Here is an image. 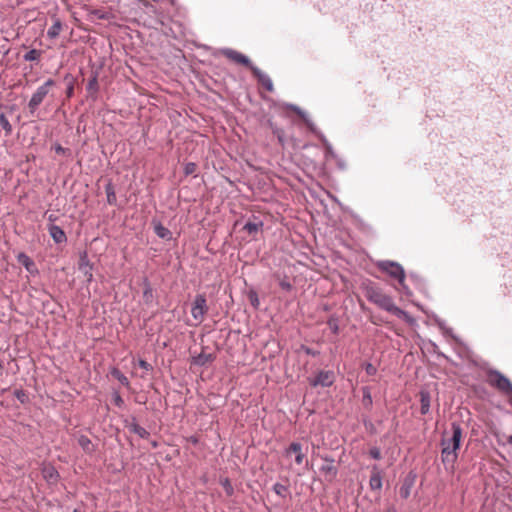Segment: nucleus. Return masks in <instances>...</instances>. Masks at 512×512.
<instances>
[{
	"mask_svg": "<svg viewBox=\"0 0 512 512\" xmlns=\"http://www.w3.org/2000/svg\"><path fill=\"white\" fill-rule=\"evenodd\" d=\"M451 430V437H443L441 440V460L446 470H453L458 457L457 450L460 448L462 438V427L459 423L453 422Z\"/></svg>",
	"mask_w": 512,
	"mask_h": 512,
	"instance_id": "nucleus-1",
	"label": "nucleus"
},
{
	"mask_svg": "<svg viewBox=\"0 0 512 512\" xmlns=\"http://www.w3.org/2000/svg\"><path fill=\"white\" fill-rule=\"evenodd\" d=\"M366 297L370 302L376 304L381 309L390 312L399 318L407 315L405 311L394 304V301L390 296L384 294L377 287L368 286L366 288Z\"/></svg>",
	"mask_w": 512,
	"mask_h": 512,
	"instance_id": "nucleus-2",
	"label": "nucleus"
},
{
	"mask_svg": "<svg viewBox=\"0 0 512 512\" xmlns=\"http://www.w3.org/2000/svg\"><path fill=\"white\" fill-rule=\"evenodd\" d=\"M56 85L55 80L49 78L42 85H40L36 91L32 94L27 107L30 115H34L39 106L42 104L44 99L48 96L52 87Z\"/></svg>",
	"mask_w": 512,
	"mask_h": 512,
	"instance_id": "nucleus-3",
	"label": "nucleus"
},
{
	"mask_svg": "<svg viewBox=\"0 0 512 512\" xmlns=\"http://www.w3.org/2000/svg\"><path fill=\"white\" fill-rule=\"evenodd\" d=\"M487 382L506 396H512V383L500 371L490 369L487 372Z\"/></svg>",
	"mask_w": 512,
	"mask_h": 512,
	"instance_id": "nucleus-4",
	"label": "nucleus"
},
{
	"mask_svg": "<svg viewBox=\"0 0 512 512\" xmlns=\"http://www.w3.org/2000/svg\"><path fill=\"white\" fill-rule=\"evenodd\" d=\"M377 267L387 273L391 278L398 281V283L406 289L405 285V272L403 267L395 261L383 260L377 263Z\"/></svg>",
	"mask_w": 512,
	"mask_h": 512,
	"instance_id": "nucleus-5",
	"label": "nucleus"
},
{
	"mask_svg": "<svg viewBox=\"0 0 512 512\" xmlns=\"http://www.w3.org/2000/svg\"><path fill=\"white\" fill-rule=\"evenodd\" d=\"M208 311L207 299L204 294H196L192 302L191 315L199 323Z\"/></svg>",
	"mask_w": 512,
	"mask_h": 512,
	"instance_id": "nucleus-6",
	"label": "nucleus"
},
{
	"mask_svg": "<svg viewBox=\"0 0 512 512\" xmlns=\"http://www.w3.org/2000/svg\"><path fill=\"white\" fill-rule=\"evenodd\" d=\"M308 380L312 387H329L334 382V373L330 370H320L315 376L309 377Z\"/></svg>",
	"mask_w": 512,
	"mask_h": 512,
	"instance_id": "nucleus-7",
	"label": "nucleus"
},
{
	"mask_svg": "<svg viewBox=\"0 0 512 512\" xmlns=\"http://www.w3.org/2000/svg\"><path fill=\"white\" fill-rule=\"evenodd\" d=\"M221 52L228 59H230L236 63H239L241 65L246 66L253 73V67H256V66L250 61V59L246 55H244L236 50H233L231 48H224V49H222Z\"/></svg>",
	"mask_w": 512,
	"mask_h": 512,
	"instance_id": "nucleus-8",
	"label": "nucleus"
},
{
	"mask_svg": "<svg viewBox=\"0 0 512 512\" xmlns=\"http://www.w3.org/2000/svg\"><path fill=\"white\" fill-rule=\"evenodd\" d=\"M221 52L228 59H230L236 63H239L241 65L246 66L253 73V67H256V66L250 61V59L246 55H244L236 50H233L231 48H224V49H222Z\"/></svg>",
	"mask_w": 512,
	"mask_h": 512,
	"instance_id": "nucleus-9",
	"label": "nucleus"
},
{
	"mask_svg": "<svg viewBox=\"0 0 512 512\" xmlns=\"http://www.w3.org/2000/svg\"><path fill=\"white\" fill-rule=\"evenodd\" d=\"M98 78V71H92L86 85L87 98L91 99L93 102H95L98 99V94L100 90Z\"/></svg>",
	"mask_w": 512,
	"mask_h": 512,
	"instance_id": "nucleus-10",
	"label": "nucleus"
},
{
	"mask_svg": "<svg viewBox=\"0 0 512 512\" xmlns=\"http://www.w3.org/2000/svg\"><path fill=\"white\" fill-rule=\"evenodd\" d=\"M286 109L291 110L295 112L305 123L306 127L309 129L310 132H317V127L313 123V121L308 117L307 113L303 111L299 106L295 104H286Z\"/></svg>",
	"mask_w": 512,
	"mask_h": 512,
	"instance_id": "nucleus-11",
	"label": "nucleus"
},
{
	"mask_svg": "<svg viewBox=\"0 0 512 512\" xmlns=\"http://www.w3.org/2000/svg\"><path fill=\"white\" fill-rule=\"evenodd\" d=\"M124 425L131 433L138 435L142 439H147L150 436V433L138 424L135 417H132L131 420H124Z\"/></svg>",
	"mask_w": 512,
	"mask_h": 512,
	"instance_id": "nucleus-12",
	"label": "nucleus"
},
{
	"mask_svg": "<svg viewBox=\"0 0 512 512\" xmlns=\"http://www.w3.org/2000/svg\"><path fill=\"white\" fill-rule=\"evenodd\" d=\"M324 463L320 466L319 470L325 475L326 478L332 480L337 475V468L334 465V459L328 456H322Z\"/></svg>",
	"mask_w": 512,
	"mask_h": 512,
	"instance_id": "nucleus-13",
	"label": "nucleus"
},
{
	"mask_svg": "<svg viewBox=\"0 0 512 512\" xmlns=\"http://www.w3.org/2000/svg\"><path fill=\"white\" fill-rule=\"evenodd\" d=\"M253 76L257 79V81L268 91H274V85L272 79L268 74L264 73L258 67H253Z\"/></svg>",
	"mask_w": 512,
	"mask_h": 512,
	"instance_id": "nucleus-14",
	"label": "nucleus"
},
{
	"mask_svg": "<svg viewBox=\"0 0 512 512\" xmlns=\"http://www.w3.org/2000/svg\"><path fill=\"white\" fill-rule=\"evenodd\" d=\"M47 230L49 232V235L56 244H63L67 242L66 233L60 226L55 224H49L47 226Z\"/></svg>",
	"mask_w": 512,
	"mask_h": 512,
	"instance_id": "nucleus-15",
	"label": "nucleus"
},
{
	"mask_svg": "<svg viewBox=\"0 0 512 512\" xmlns=\"http://www.w3.org/2000/svg\"><path fill=\"white\" fill-rule=\"evenodd\" d=\"M41 473L48 484H56L60 478L58 470L52 464L42 467Z\"/></svg>",
	"mask_w": 512,
	"mask_h": 512,
	"instance_id": "nucleus-16",
	"label": "nucleus"
},
{
	"mask_svg": "<svg viewBox=\"0 0 512 512\" xmlns=\"http://www.w3.org/2000/svg\"><path fill=\"white\" fill-rule=\"evenodd\" d=\"M16 259L18 263L21 264L29 273H39L38 269L36 268L35 262L25 252L18 253Z\"/></svg>",
	"mask_w": 512,
	"mask_h": 512,
	"instance_id": "nucleus-17",
	"label": "nucleus"
},
{
	"mask_svg": "<svg viewBox=\"0 0 512 512\" xmlns=\"http://www.w3.org/2000/svg\"><path fill=\"white\" fill-rule=\"evenodd\" d=\"M286 456H289L291 453L295 454V462L300 465L303 463L305 455L302 451V444L300 442H291L288 448L285 451Z\"/></svg>",
	"mask_w": 512,
	"mask_h": 512,
	"instance_id": "nucleus-18",
	"label": "nucleus"
},
{
	"mask_svg": "<svg viewBox=\"0 0 512 512\" xmlns=\"http://www.w3.org/2000/svg\"><path fill=\"white\" fill-rule=\"evenodd\" d=\"M77 442L82 448L83 452L87 455H93L98 449V446L92 443V441L86 435H79Z\"/></svg>",
	"mask_w": 512,
	"mask_h": 512,
	"instance_id": "nucleus-19",
	"label": "nucleus"
},
{
	"mask_svg": "<svg viewBox=\"0 0 512 512\" xmlns=\"http://www.w3.org/2000/svg\"><path fill=\"white\" fill-rule=\"evenodd\" d=\"M143 285V302L145 305L150 306L154 301V291L152 285L147 277L142 280Z\"/></svg>",
	"mask_w": 512,
	"mask_h": 512,
	"instance_id": "nucleus-20",
	"label": "nucleus"
},
{
	"mask_svg": "<svg viewBox=\"0 0 512 512\" xmlns=\"http://www.w3.org/2000/svg\"><path fill=\"white\" fill-rule=\"evenodd\" d=\"M154 233L161 239L171 240L172 232L166 228L160 221L152 220Z\"/></svg>",
	"mask_w": 512,
	"mask_h": 512,
	"instance_id": "nucleus-21",
	"label": "nucleus"
},
{
	"mask_svg": "<svg viewBox=\"0 0 512 512\" xmlns=\"http://www.w3.org/2000/svg\"><path fill=\"white\" fill-rule=\"evenodd\" d=\"M214 360H215L214 354H211V353L206 354L204 352H201L198 355L192 357L191 364L199 366V367H204L208 363L213 362Z\"/></svg>",
	"mask_w": 512,
	"mask_h": 512,
	"instance_id": "nucleus-22",
	"label": "nucleus"
},
{
	"mask_svg": "<svg viewBox=\"0 0 512 512\" xmlns=\"http://www.w3.org/2000/svg\"><path fill=\"white\" fill-rule=\"evenodd\" d=\"M369 485L372 490L379 491L382 488V476L377 466L373 467V473L369 480Z\"/></svg>",
	"mask_w": 512,
	"mask_h": 512,
	"instance_id": "nucleus-23",
	"label": "nucleus"
},
{
	"mask_svg": "<svg viewBox=\"0 0 512 512\" xmlns=\"http://www.w3.org/2000/svg\"><path fill=\"white\" fill-rule=\"evenodd\" d=\"M315 136H317L321 142L323 143L324 145V152H325V157L326 158H329V157H335V152L331 146V144L328 142V140L326 139V137L323 135V133L317 128V132H312Z\"/></svg>",
	"mask_w": 512,
	"mask_h": 512,
	"instance_id": "nucleus-24",
	"label": "nucleus"
},
{
	"mask_svg": "<svg viewBox=\"0 0 512 512\" xmlns=\"http://www.w3.org/2000/svg\"><path fill=\"white\" fill-rule=\"evenodd\" d=\"M263 227V222L261 220L257 221H248L243 226V230H245L249 235L257 234Z\"/></svg>",
	"mask_w": 512,
	"mask_h": 512,
	"instance_id": "nucleus-25",
	"label": "nucleus"
},
{
	"mask_svg": "<svg viewBox=\"0 0 512 512\" xmlns=\"http://www.w3.org/2000/svg\"><path fill=\"white\" fill-rule=\"evenodd\" d=\"M105 192H106V196H107V203L109 205H113V206L117 205L115 187L111 180H109L107 182V184L105 185Z\"/></svg>",
	"mask_w": 512,
	"mask_h": 512,
	"instance_id": "nucleus-26",
	"label": "nucleus"
},
{
	"mask_svg": "<svg viewBox=\"0 0 512 512\" xmlns=\"http://www.w3.org/2000/svg\"><path fill=\"white\" fill-rule=\"evenodd\" d=\"M78 269L82 273L93 270V264L88 259L86 252H84L82 255H80Z\"/></svg>",
	"mask_w": 512,
	"mask_h": 512,
	"instance_id": "nucleus-27",
	"label": "nucleus"
},
{
	"mask_svg": "<svg viewBox=\"0 0 512 512\" xmlns=\"http://www.w3.org/2000/svg\"><path fill=\"white\" fill-rule=\"evenodd\" d=\"M62 29V23L59 19H56L51 27L47 30V36L50 39H55L59 36L60 31Z\"/></svg>",
	"mask_w": 512,
	"mask_h": 512,
	"instance_id": "nucleus-28",
	"label": "nucleus"
},
{
	"mask_svg": "<svg viewBox=\"0 0 512 512\" xmlns=\"http://www.w3.org/2000/svg\"><path fill=\"white\" fill-rule=\"evenodd\" d=\"M41 55H42L41 50L30 49L28 52H26L23 55V59H24V61H27V62H35V61L37 62L40 60Z\"/></svg>",
	"mask_w": 512,
	"mask_h": 512,
	"instance_id": "nucleus-29",
	"label": "nucleus"
},
{
	"mask_svg": "<svg viewBox=\"0 0 512 512\" xmlns=\"http://www.w3.org/2000/svg\"><path fill=\"white\" fill-rule=\"evenodd\" d=\"M420 403H421V407H420L421 414H423V415L427 414L430 410V395H429V393H427V392L421 393Z\"/></svg>",
	"mask_w": 512,
	"mask_h": 512,
	"instance_id": "nucleus-30",
	"label": "nucleus"
},
{
	"mask_svg": "<svg viewBox=\"0 0 512 512\" xmlns=\"http://www.w3.org/2000/svg\"><path fill=\"white\" fill-rule=\"evenodd\" d=\"M64 80L67 81V87L65 91L66 96L67 98H72L74 95L75 80L71 74H66Z\"/></svg>",
	"mask_w": 512,
	"mask_h": 512,
	"instance_id": "nucleus-31",
	"label": "nucleus"
},
{
	"mask_svg": "<svg viewBox=\"0 0 512 512\" xmlns=\"http://www.w3.org/2000/svg\"><path fill=\"white\" fill-rule=\"evenodd\" d=\"M111 375L115 379H117L123 386L129 387L130 382L129 379L117 368H113L111 370Z\"/></svg>",
	"mask_w": 512,
	"mask_h": 512,
	"instance_id": "nucleus-32",
	"label": "nucleus"
},
{
	"mask_svg": "<svg viewBox=\"0 0 512 512\" xmlns=\"http://www.w3.org/2000/svg\"><path fill=\"white\" fill-rule=\"evenodd\" d=\"M0 126L5 131V135L9 136L12 134V125L4 113H0Z\"/></svg>",
	"mask_w": 512,
	"mask_h": 512,
	"instance_id": "nucleus-33",
	"label": "nucleus"
},
{
	"mask_svg": "<svg viewBox=\"0 0 512 512\" xmlns=\"http://www.w3.org/2000/svg\"><path fill=\"white\" fill-rule=\"evenodd\" d=\"M220 484L223 487V489L225 490V493L228 497H232L234 495V492H235L234 487L229 478H227V477L221 478Z\"/></svg>",
	"mask_w": 512,
	"mask_h": 512,
	"instance_id": "nucleus-34",
	"label": "nucleus"
},
{
	"mask_svg": "<svg viewBox=\"0 0 512 512\" xmlns=\"http://www.w3.org/2000/svg\"><path fill=\"white\" fill-rule=\"evenodd\" d=\"M272 490L278 496L285 498L287 496L288 486L277 482L272 486Z\"/></svg>",
	"mask_w": 512,
	"mask_h": 512,
	"instance_id": "nucleus-35",
	"label": "nucleus"
},
{
	"mask_svg": "<svg viewBox=\"0 0 512 512\" xmlns=\"http://www.w3.org/2000/svg\"><path fill=\"white\" fill-rule=\"evenodd\" d=\"M247 297L249 299V302H250L251 306L254 309H258L259 306H260V300H259L257 292L255 290L251 289L248 292Z\"/></svg>",
	"mask_w": 512,
	"mask_h": 512,
	"instance_id": "nucleus-36",
	"label": "nucleus"
},
{
	"mask_svg": "<svg viewBox=\"0 0 512 512\" xmlns=\"http://www.w3.org/2000/svg\"><path fill=\"white\" fill-rule=\"evenodd\" d=\"M362 403H363L365 408H370L372 406L371 392H370V389L368 387H364L363 388Z\"/></svg>",
	"mask_w": 512,
	"mask_h": 512,
	"instance_id": "nucleus-37",
	"label": "nucleus"
},
{
	"mask_svg": "<svg viewBox=\"0 0 512 512\" xmlns=\"http://www.w3.org/2000/svg\"><path fill=\"white\" fill-rule=\"evenodd\" d=\"M13 394L20 401V403L25 404L28 402V395L25 390L16 389Z\"/></svg>",
	"mask_w": 512,
	"mask_h": 512,
	"instance_id": "nucleus-38",
	"label": "nucleus"
},
{
	"mask_svg": "<svg viewBox=\"0 0 512 512\" xmlns=\"http://www.w3.org/2000/svg\"><path fill=\"white\" fill-rule=\"evenodd\" d=\"M412 483H404L400 488V496L404 499H407L410 496Z\"/></svg>",
	"mask_w": 512,
	"mask_h": 512,
	"instance_id": "nucleus-39",
	"label": "nucleus"
},
{
	"mask_svg": "<svg viewBox=\"0 0 512 512\" xmlns=\"http://www.w3.org/2000/svg\"><path fill=\"white\" fill-rule=\"evenodd\" d=\"M197 170V165L194 162H187L184 165V174L185 176L192 175Z\"/></svg>",
	"mask_w": 512,
	"mask_h": 512,
	"instance_id": "nucleus-40",
	"label": "nucleus"
},
{
	"mask_svg": "<svg viewBox=\"0 0 512 512\" xmlns=\"http://www.w3.org/2000/svg\"><path fill=\"white\" fill-rule=\"evenodd\" d=\"M53 149L54 151L59 154V155H66V156H70L71 154V151L69 148H64L63 146H61V144L59 143H56L54 146H53Z\"/></svg>",
	"mask_w": 512,
	"mask_h": 512,
	"instance_id": "nucleus-41",
	"label": "nucleus"
},
{
	"mask_svg": "<svg viewBox=\"0 0 512 512\" xmlns=\"http://www.w3.org/2000/svg\"><path fill=\"white\" fill-rule=\"evenodd\" d=\"M113 402L118 408H123L125 405L124 399L121 397L119 392L115 391L112 394Z\"/></svg>",
	"mask_w": 512,
	"mask_h": 512,
	"instance_id": "nucleus-42",
	"label": "nucleus"
},
{
	"mask_svg": "<svg viewBox=\"0 0 512 512\" xmlns=\"http://www.w3.org/2000/svg\"><path fill=\"white\" fill-rule=\"evenodd\" d=\"M279 286L282 290L286 291V292H290L292 291L293 289V286L292 284L290 283V281H288L287 279H282L280 282H279Z\"/></svg>",
	"mask_w": 512,
	"mask_h": 512,
	"instance_id": "nucleus-43",
	"label": "nucleus"
},
{
	"mask_svg": "<svg viewBox=\"0 0 512 512\" xmlns=\"http://www.w3.org/2000/svg\"><path fill=\"white\" fill-rule=\"evenodd\" d=\"M138 365H139L140 368H142L146 372H149V371L153 370V366L150 363H148L146 360H144V359H139Z\"/></svg>",
	"mask_w": 512,
	"mask_h": 512,
	"instance_id": "nucleus-44",
	"label": "nucleus"
},
{
	"mask_svg": "<svg viewBox=\"0 0 512 512\" xmlns=\"http://www.w3.org/2000/svg\"><path fill=\"white\" fill-rule=\"evenodd\" d=\"M364 369H365L367 375H369V376H373L377 372L376 367L371 363H365Z\"/></svg>",
	"mask_w": 512,
	"mask_h": 512,
	"instance_id": "nucleus-45",
	"label": "nucleus"
},
{
	"mask_svg": "<svg viewBox=\"0 0 512 512\" xmlns=\"http://www.w3.org/2000/svg\"><path fill=\"white\" fill-rule=\"evenodd\" d=\"M302 350L309 356L316 357L320 354L318 350H315L308 346H302Z\"/></svg>",
	"mask_w": 512,
	"mask_h": 512,
	"instance_id": "nucleus-46",
	"label": "nucleus"
},
{
	"mask_svg": "<svg viewBox=\"0 0 512 512\" xmlns=\"http://www.w3.org/2000/svg\"><path fill=\"white\" fill-rule=\"evenodd\" d=\"M369 454L373 459L379 460L381 458V452L377 447L371 448Z\"/></svg>",
	"mask_w": 512,
	"mask_h": 512,
	"instance_id": "nucleus-47",
	"label": "nucleus"
},
{
	"mask_svg": "<svg viewBox=\"0 0 512 512\" xmlns=\"http://www.w3.org/2000/svg\"><path fill=\"white\" fill-rule=\"evenodd\" d=\"M83 275L86 278V283L87 284H90L93 281V273H92V271H87V272L83 273Z\"/></svg>",
	"mask_w": 512,
	"mask_h": 512,
	"instance_id": "nucleus-48",
	"label": "nucleus"
},
{
	"mask_svg": "<svg viewBox=\"0 0 512 512\" xmlns=\"http://www.w3.org/2000/svg\"><path fill=\"white\" fill-rule=\"evenodd\" d=\"M353 225H354V228H362L363 226V223L361 220H358L355 216H354V222H353Z\"/></svg>",
	"mask_w": 512,
	"mask_h": 512,
	"instance_id": "nucleus-49",
	"label": "nucleus"
},
{
	"mask_svg": "<svg viewBox=\"0 0 512 512\" xmlns=\"http://www.w3.org/2000/svg\"><path fill=\"white\" fill-rule=\"evenodd\" d=\"M56 219H57V216L54 214H50L48 216V220L51 222V224H53V222L56 221Z\"/></svg>",
	"mask_w": 512,
	"mask_h": 512,
	"instance_id": "nucleus-50",
	"label": "nucleus"
},
{
	"mask_svg": "<svg viewBox=\"0 0 512 512\" xmlns=\"http://www.w3.org/2000/svg\"><path fill=\"white\" fill-rule=\"evenodd\" d=\"M190 441H191L193 444H197V443H198V439H197V437H195V436H192V437L190 438Z\"/></svg>",
	"mask_w": 512,
	"mask_h": 512,
	"instance_id": "nucleus-51",
	"label": "nucleus"
},
{
	"mask_svg": "<svg viewBox=\"0 0 512 512\" xmlns=\"http://www.w3.org/2000/svg\"><path fill=\"white\" fill-rule=\"evenodd\" d=\"M151 445H152L153 448H157L158 447V442L156 440H153L151 442Z\"/></svg>",
	"mask_w": 512,
	"mask_h": 512,
	"instance_id": "nucleus-52",
	"label": "nucleus"
},
{
	"mask_svg": "<svg viewBox=\"0 0 512 512\" xmlns=\"http://www.w3.org/2000/svg\"><path fill=\"white\" fill-rule=\"evenodd\" d=\"M386 512H397L396 509L394 507H390L387 509Z\"/></svg>",
	"mask_w": 512,
	"mask_h": 512,
	"instance_id": "nucleus-53",
	"label": "nucleus"
},
{
	"mask_svg": "<svg viewBox=\"0 0 512 512\" xmlns=\"http://www.w3.org/2000/svg\"><path fill=\"white\" fill-rule=\"evenodd\" d=\"M508 443L512 445V435L508 438Z\"/></svg>",
	"mask_w": 512,
	"mask_h": 512,
	"instance_id": "nucleus-54",
	"label": "nucleus"
},
{
	"mask_svg": "<svg viewBox=\"0 0 512 512\" xmlns=\"http://www.w3.org/2000/svg\"><path fill=\"white\" fill-rule=\"evenodd\" d=\"M3 367H4V366H3V363H2V361L0 360V371H2V370H3Z\"/></svg>",
	"mask_w": 512,
	"mask_h": 512,
	"instance_id": "nucleus-55",
	"label": "nucleus"
}]
</instances>
